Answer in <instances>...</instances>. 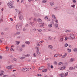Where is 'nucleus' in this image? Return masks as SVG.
<instances>
[{
	"mask_svg": "<svg viewBox=\"0 0 77 77\" xmlns=\"http://www.w3.org/2000/svg\"><path fill=\"white\" fill-rule=\"evenodd\" d=\"M7 5L8 6H9V8H12L14 7L13 3H12V1H11L10 2L9 4V3H7Z\"/></svg>",
	"mask_w": 77,
	"mask_h": 77,
	"instance_id": "1",
	"label": "nucleus"
},
{
	"mask_svg": "<svg viewBox=\"0 0 77 77\" xmlns=\"http://www.w3.org/2000/svg\"><path fill=\"white\" fill-rule=\"evenodd\" d=\"M17 29L18 30H21V29L22 28V26H21V25L20 24H17L16 26Z\"/></svg>",
	"mask_w": 77,
	"mask_h": 77,
	"instance_id": "2",
	"label": "nucleus"
},
{
	"mask_svg": "<svg viewBox=\"0 0 77 77\" xmlns=\"http://www.w3.org/2000/svg\"><path fill=\"white\" fill-rule=\"evenodd\" d=\"M21 13V11H20L19 12V19H20V20H21L23 19V16L20 14Z\"/></svg>",
	"mask_w": 77,
	"mask_h": 77,
	"instance_id": "3",
	"label": "nucleus"
},
{
	"mask_svg": "<svg viewBox=\"0 0 77 77\" xmlns=\"http://www.w3.org/2000/svg\"><path fill=\"white\" fill-rule=\"evenodd\" d=\"M13 66L12 65H11L10 66H7L6 67V69H11L12 68V67Z\"/></svg>",
	"mask_w": 77,
	"mask_h": 77,
	"instance_id": "4",
	"label": "nucleus"
},
{
	"mask_svg": "<svg viewBox=\"0 0 77 77\" xmlns=\"http://www.w3.org/2000/svg\"><path fill=\"white\" fill-rule=\"evenodd\" d=\"M29 69L28 68H24L22 69V71H29Z\"/></svg>",
	"mask_w": 77,
	"mask_h": 77,
	"instance_id": "5",
	"label": "nucleus"
},
{
	"mask_svg": "<svg viewBox=\"0 0 77 77\" xmlns=\"http://www.w3.org/2000/svg\"><path fill=\"white\" fill-rule=\"evenodd\" d=\"M5 74V72L3 70H1L0 71V76H2L3 75H4Z\"/></svg>",
	"mask_w": 77,
	"mask_h": 77,
	"instance_id": "6",
	"label": "nucleus"
},
{
	"mask_svg": "<svg viewBox=\"0 0 77 77\" xmlns=\"http://www.w3.org/2000/svg\"><path fill=\"white\" fill-rule=\"evenodd\" d=\"M29 24L31 25L32 27H34V26H35V23L34 22H31L29 23Z\"/></svg>",
	"mask_w": 77,
	"mask_h": 77,
	"instance_id": "7",
	"label": "nucleus"
},
{
	"mask_svg": "<svg viewBox=\"0 0 77 77\" xmlns=\"http://www.w3.org/2000/svg\"><path fill=\"white\" fill-rule=\"evenodd\" d=\"M70 36L71 37V38H72V39H74V38H75L74 35L73 34H70Z\"/></svg>",
	"mask_w": 77,
	"mask_h": 77,
	"instance_id": "8",
	"label": "nucleus"
},
{
	"mask_svg": "<svg viewBox=\"0 0 77 77\" xmlns=\"http://www.w3.org/2000/svg\"><path fill=\"white\" fill-rule=\"evenodd\" d=\"M37 50V51H36V53L38 54H40V52L38 51H39V49L38 48L36 49Z\"/></svg>",
	"mask_w": 77,
	"mask_h": 77,
	"instance_id": "9",
	"label": "nucleus"
},
{
	"mask_svg": "<svg viewBox=\"0 0 77 77\" xmlns=\"http://www.w3.org/2000/svg\"><path fill=\"white\" fill-rule=\"evenodd\" d=\"M48 48H53V46L51 45H48Z\"/></svg>",
	"mask_w": 77,
	"mask_h": 77,
	"instance_id": "10",
	"label": "nucleus"
},
{
	"mask_svg": "<svg viewBox=\"0 0 77 77\" xmlns=\"http://www.w3.org/2000/svg\"><path fill=\"white\" fill-rule=\"evenodd\" d=\"M67 56V53H65L62 56L63 58H65Z\"/></svg>",
	"mask_w": 77,
	"mask_h": 77,
	"instance_id": "11",
	"label": "nucleus"
},
{
	"mask_svg": "<svg viewBox=\"0 0 77 77\" xmlns=\"http://www.w3.org/2000/svg\"><path fill=\"white\" fill-rule=\"evenodd\" d=\"M70 62H72L73 61H74V58H71L70 60Z\"/></svg>",
	"mask_w": 77,
	"mask_h": 77,
	"instance_id": "12",
	"label": "nucleus"
},
{
	"mask_svg": "<svg viewBox=\"0 0 77 77\" xmlns=\"http://www.w3.org/2000/svg\"><path fill=\"white\" fill-rule=\"evenodd\" d=\"M30 55L29 54H28L26 55H25L24 56L26 57H30Z\"/></svg>",
	"mask_w": 77,
	"mask_h": 77,
	"instance_id": "13",
	"label": "nucleus"
},
{
	"mask_svg": "<svg viewBox=\"0 0 77 77\" xmlns=\"http://www.w3.org/2000/svg\"><path fill=\"white\" fill-rule=\"evenodd\" d=\"M65 68H66L65 67L63 66L60 68V70H62V69H65Z\"/></svg>",
	"mask_w": 77,
	"mask_h": 77,
	"instance_id": "14",
	"label": "nucleus"
},
{
	"mask_svg": "<svg viewBox=\"0 0 77 77\" xmlns=\"http://www.w3.org/2000/svg\"><path fill=\"white\" fill-rule=\"evenodd\" d=\"M42 71L43 72H47V69H45L42 70Z\"/></svg>",
	"mask_w": 77,
	"mask_h": 77,
	"instance_id": "15",
	"label": "nucleus"
},
{
	"mask_svg": "<svg viewBox=\"0 0 77 77\" xmlns=\"http://www.w3.org/2000/svg\"><path fill=\"white\" fill-rule=\"evenodd\" d=\"M54 2H51L50 3V5H51V6H53V5H54Z\"/></svg>",
	"mask_w": 77,
	"mask_h": 77,
	"instance_id": "16",
	"label": "nucleus"
},
{
	"mask_svg": "<svg viewBox=\"0 0 77 77\" xmlns=\"http://www.w3.org/2000/svg\"><path fill=\"white\" fill-rule=\"evenodd\" d=\"M16 43L17 45H19V44H20V42L16 41Z\"/></svg>",
	"mask_w": 77,
	"mask_h": 77,
	"instance_id": "17",
	"label": "nucleus"
},
{
	"mask_svg": "<svg viewBox=\"0 0 77 77\" xmlns=\"http://www.w3.org/2000/svg\"><path fill=\"white\" fill-rule=\"evenodd\" d=\"M55 27L56 28L58 27V24L56 23L55 24Z\"/></svg>",
	"mask_w": 77,
	"mask_h": 77,
	"instance_id": "18",
	"label": "nucleus"
},
{
	"mask_svg": "<svg viewBox=\"0 0 77 77\" xmlns=\"http://www.w3.org/2000/svg\"><path fill=\"white\" fill-rule=\"evenodd\" d=\"M37 21H38V22H41L42 21V20L40 18H38L37 19Z\"/></svg>",
	"mask_w": 77,
	"mask_h": 77,
	"instance_id": "19",
	"label": "nucleus"
},
{
	"mask_svg": "<svg viewBox=\"0 0 77 77\" xmlns=\"http://www.w3.org/2000/svg\"><path fill=\"white\" fill-rule=\"evenodd\" d=\"M52 24H50L48 25V27H50V28H51V27H52Z\"/></svg>",
	"mask_w": 77,
	"mask_h": 77,
	"instance_id": "20",
	"label": "nucleus"
},
{
	"mask_svg": "<svg viewBox=\"0 0 77 77\" xmlns=\"http://www.w3.org/2000/svg\"><path fill=\"white\" fill-rule=\"evenodd\" d=\"M60 76L61 77H63L64 75H65L64 74H61L60 75Z\"/></svg>",
	"mask_w": 77,
	"mask_h": 77,
	"instance_id": "21",
	"label": "nucleus"
},
{
	"mask_svg": "<svg viewBox=\"0 0 77 77\" xmlns=\"http://www.w3.org/2000/svg\"><path fill=\"white\" fill-rule=\"evenodd\" d=\"M68 75V72H67L65 74V75H64L65 77H66L67 75Z\"/></svg>",
	"mask_w": 77,
	"mask_h": 77,
	"instance_id": "22",
	"label": "nucleus"
},
{
	"mask_svg": "<svg viewBox=\"0 0 77 77\" xmlns=\"http://www.w3.org/2000/svg\"><path fill=\"white\" fill-rule=\"evenodd\" d=\"M25 43L26 44H28V45H29V44H30V42H29V41H26V42H25Z\"/></svg>",
	"mask_w": 77,
	"mask_h": 77,
	"instance_id": "23",
	"label": "nucleus"
},
{
	"mask_svg": "<svg viewBox=\"0 0 77 77\" xmlns=\"http://www.w3.org/2000/svg\"><path fill=\"white\" fill-rule=\"evenodd\" d=\"M20 59H25V57H20Z\"/></svg>",
	"mask_w": 77,
	"mask_h": 77,
	"instance_id": "24",
	"label": "nucleus"
},
{
	"mask_svg": "<svg viewBox=\"0 0 77 77\" xmlns=\"http://www.w3.org/2000/svg\"><path fill=\"white\" fill-rule=\"evenodd\" d=\"M48 40H51L52 38L51 36H49L48 37Z\"/></svg>",
	"mask_w": 77,
	"mask_h": 77,
	"instance_id": "25",
	"label": "nucleus"
},
{
	"mask_svg": "<svg viewBox=\"0 0 77 77\" xmlns=\"http://www.w3.org/2000/svg\"><path fill=\"white\" fill-rule=\"evenodd\" d=\"M67 50L68 53H70V52L71 51V50L70 49H68Z\"/></svg>",
	"mask_w": 77,
	"mask_h": 77,
	"instance_id": "26",
	"label": "nucleus"
},
{
	"mask_svg": "<svg viewBox=\"0 0 77 77\" xmlns=\"http://www.w3.org/2000/svg\"><path fill=\"white\" fill-rule=\"evenodd\" d=\"M23 30L24 32H26V28H24L23 29Z\"/></svg>",
	"mask_w": 77,
	"mask_h": 77,
	"instance_id": "27",
	"label": "nucleus"
},
{
	"mask_svg": "<svg viewBox=\"0 0 77 77\" xmlns=\"http://www.w3.org/2000/svg\"><path fill=\"white\" fill-rule=\"evenodd\" d=\"M42 3H47V0H44L42 1Z\"/></svg>",
	"mask_w": 77,
	"mask_h": 77,
	"instance_id": "28",
	"label": "nucleus"
},
{
	"mask_svg": "<svg viewBox=\"0 0 77 77\" xmlns=\"http://www.w3.org/2000/svg\"><path fill=\"white\" fill-rule=\"evenodd\" d=\"M59 56V55L58 54H56L54 55V57H57Z\"/></svg>",
	"mask_w": 77,
	"mask_h": 77,
	"instance_id": "29",
	"label": "nucleus"
},
{
	"mask_svg": "<svg viewBox=\"0 0 77 77\" xmlns=\"http://www.w3.org/2000/svg\"><path fill=\"white\" fill-rule=\"evenodd\" d=\"M52 17L54 18V19H56V17H55V16L54 15V14H52Z\"/></svg>",
	"mask_w": 77,
	"mask_h": 77,
	"instance_id": "30",
	"label": "nucleus"
},
{
	"mask_svg": "<svg viewBox=\"0 0 77 77\" xmlns=\"http://www.w3.org/2000/svg\"><path fill=\"white\" fill-rule=\"evenodd\" d=\"M73 69V67H71L69 68V70H72Z\"/></svg>",
	"mask_w": 77,
	"mask_h": 77,
	"instance_id": "31",
	"label": "nucleus"
},
{
	"mask_svg": "<svg viewBox=\"0 0 77 77\" xmlns=\"http://www.w3.org/2000/svg\"><path fill=\"white\" fill-rule=\"evenodd\" d=\"M43 69V67H40V68H39L38 69H40V70H42Z\"/></svg>",
	"mask_w": 77,
	"mask_h": 77,
	"instance_id": "32",
	"label": "nucleus"
},
{
	"mask_svg": "<svg viewBox=\"0 0 77 77\" xmlns=\"http://www.w3.org/2000/svg\"><path fill=\"white\" fill-rule=\"evenodd\" d=\"M18 50L19 51H21L23 50V49L22 48H19L18 49Z\"/></svg>",
	"mask_w": 77,
	"mask_h": 77,
	"instance_id": "33",
	"label": "nucleus"
},
{
	"mask_svg": "<svg viewBox=\"0 0 77 77\" xmlns=\"http://www.w3.org/2000/svg\"><path fill=\"white\" fill-rule=\"evenodd\" d=\"M60 42H62L63 41V38H61L60 39Z\"/></svg>",
	"mask_w": 77,
	"mask_h": 77,
	"instance_id": "34",
	"label": "nucleus"
},
{
	"mask_svg": "<svg viewBox=\"0 0 77 77\" xmlns=\"http://www.w3.org/2000/svg\"><path fill=\"white\" fill-rule=\"evenodd\" d=\"M21 2L22 3H24V0H21Z\"/></svg>",
	"mask_w": 77,
	"mask_h": 77,
	"instance_id": "35",
	"label": "nucleus"
},
{
	"mask_svg": "<svg viewBox=\"0 0 77 77\" xmlns=\"http://www.w3.org/2000/svg\"><path fill=\"white\" fill-rule=\"evenodd\" d=\"M55 22L56 23H58V20H55Z\"/></svg>",
	"mask_w": 77,
	"mask_h": 77,
	"instance_id": "36",
	"label": "nucleus"
},
{
	"mask_svg": "<svg viewBox=\"0 0 77 77\" xmlns=\"http://www.w3.org/2000/svg\"><path fill=\"white\" fill-rule=\"evenodd\" d=\"M21 47H22L24 48V47H26V45H21Z\"/></svg>",
	"mask_w": 77,
	"mask_h": 77,
	"instance_id": "37",
	"label": "nucleus"
},
{
	"mask_svg": "<svg viewBox=\"0 0 77 77\" xmlns=\"http://www.w3.org/2000/svg\"><path fill=\"white\" fill-rule=\"evenodd\" d=\"M48 17H47V16H46L45 17V20H47V19H48Z\"/></svg>",
	"mask_w": 77,
	"mask_h": 77,
	"instance_id": "38",
	"label": "nucleus"
},
{
	"mask_svg": "<svg viewBox=\"0 0 77 77\" xmlns=\"http://www.w3.org/2000/svg\"><path fill=\"white\" fill-rule=\"evenodd\" d=\"M20 33V32H17L16 33V35H19Z\"/></svg>",
	"mask_w": 77,
	"mask_h": 77,
	"instance_id": "39",
	"label": "nucleus"
},
{
	"mask_svg": "<svg viewBox=\"0 0 77 77\" xmlns=\"http://www.w3.org/2000/svg\"><path fill=\"white\" fill-rule=\"evenodd\" d=\"M68 44L66 43V44L65 45V46L66 47H68Z\"/></svg>",
	"mask_w": 77,
	"mask_h": 77,
	"instance_id": "40",
	"label": "nucleus"
},
{
	"mask_svg": "<svg viewBox=\"0 0 77 77\" xmlns=\"http://www.w3.org/2000/svg\"><path fill=\"white\" fill-rule=\"evenodd\" d=\"M74 51H77V48H75L73 50Z\"/></svg>",
	"mask_w": 77,
	"mask_h": 77,
	"instance_id": "41",
	"label": "nucleus"
},
{
	"mask_svg": "<svg viewBox=\"0 0 77 77\" xmlns=\"http://www.w3.org/2000/svg\"><path fill=\"white\" fill-rule=\"evenodd\" d=\"M40 26L41 27H43L44 26L43 25H41Z\"/></svg>",
	"mask_w": 77,
	"mask_h": 77,
	"instance_id": "42",
	"label": "nucleus"
},
{
	"mask_svg": "<svg viewBox=\"0 0 77 77\" xmlns=\"http://www.w3.org/2000/svg\"><path fill=\"white\" fill-rule=\"evenodd\" d=\"M75 5H71V7H72L73 8H74L75 7Z\"/></svg>",
	"mask_w": 77,
	"mask_h": 77,
	"instance_id": "43",
	"label": "nucleus"
},
{
	"mask_svg": "<svg viewBox=\"0 0 77 77\" xmlns=\"http://www.w3.org/2000/svg\"><path fill=\"white\" fill-rule=\"evenodd\" d=\"M62 64H63V63L62 62H60L59 63V64L60 65H62Z\"/></svg>",
	"mask_w": 77,
	"mask_h": 77,
	"instance_id": "44",
	"label": "nucleus"
},
{
	"mask_svg": "<svg viewBox=\"0 0 77 77\" xmlns=\"http://www.w3.org/2000/svg\"><path fill=\"white\" fill-rule=\"evenodd\" d=\"M33 56L34 57H36V54H35V53L33 55Z\"/></svg>",
	"mask_w": 77,
	"mask_h": 77,
	"instance_id": "45",
	"label": "nucleus"
},
{
	"mask_svg": "<svg viewBox=\"0 0 77 77\" xmlns=\"http://www.w3.org/2000/svg\"><path fill=\"white\" fill-rule=\"evenodd\" d=\"M37 45L38 46V47L40 46V45H39V43H37Z\"/></svg>",
	"mask_w": 77,
	"mask_h": 77,
	"instance_id": "46",
	"label": "nucleus"
},
{
	"mask_svg": "<svg viewBox=\"0 0 77 77\" xmlns=\"http://www.w3.org/2000/svg\"><path fill=\"white\" fill-rule=\"evenodd\" d=\"M32 20V17H31L29 18V21H31Z\"/></svg>",
	"mask_w": 77,
	"mask_h": 77,
	"instance_id": "47",
	"label": "nucleus"
},
{
	"mask_svg": "<svg viewBox=\"0 0 77 77\" xmlns=\"http://www.w3.org/2000/svg\"><path fill=\"white\" fill-rule=\"evenodd\" d=\"M68 39V37H66L65 38V41H66Z\"/></svg>",
	"mask_w": 77,
	"mask_h": 77,
	"instance_id": "48",
	"label": "nucleus"
},
{
	"mask_svg": "<svg viewBox=\"0 0 77 77\" xmlns=\"http://www.w3.org/2000/svg\"><path fill=\"white\" fill-rule=\"evenodd\" d=\"M29 26V24H26L25 25V27H28Z\"/></svg>",
	"mask_w": 77,
	"mask_h": 77,
	"instance_id": "49",
	"label": "nucleus"
},
{
	"mask_svg": "<svg viewBox=\"0 0 77 77\" xmlns=\"http://www.w3.org/2000/svg\"><path fill=\"white\" fill-rule=\"evenodd\" d=\"M16 10V11L17 12H19V11H18V10L17 9H15Z\"/></svg>",
	"mask_w": 77,
	"mask_h": 77,
	"instance_id": "50",
	"label": "nucleus"
},
{
	"mask_svg": "<svg viewBox=\"0 0 77 77\" xmlns=\"http://www.w3.org/2000/svg\"><path fill=\"white\" fill-rule=\"evenodd\" d=\"M1 35H4V33L3 32H2L1 33Z\"/></svg>",
	"mask_w": 77,
	"mask_h": 77,
	"instance_id": "51",
	"label": "nucleus"
},
{
	"mask_svg": "<svg viewBox=\"0 0 77 77\" xmlns=\"http://www.w3.org/2000/svg\"><path fill=\"white\" fill-rule=\"evenodd\" d=\"M38 76H40V77H41L42 76V75H41V74H39L38 75Z\"/></svg>",
	"mask_w": 77,
	"mask_h": 77,
	"instance_id": "52",
	"label": "nucleus"
},
{
	"mask_svg": "<svg viewBox=\"0 0 77 77\" xmlns=\"http://www.w3.org/2000/svg\"><path fill=\"white\" fill-rule=\"evenodd\" d=\"M10 50L11 51H14V50L13 48H11V49H10Z\"/></svg>",
	"mask_w": 77,
	"mask_h": 77,
	"instance_id": "53",
	"label": "nucleus"
},
{
	"mask_svg": "<svg viewBox=\"0 0 77 77\" xmlns=\"http://www.w3.org/2000/svg\"><path fill=\"white\" fill-rule=\"evenodd\" d=\"M10 19L11 20V21H14V20H13V19H12V18H10Z\"/></svg>",
	"mask_w": 77,
	"mask_h": 77,
	"instance_id": "54",
	"label": "nucleus"
},
{
	"mask_svg": "<svg viewBox=\"0 0 77 77\" xmlns=\"http://www.w3.org/2000/svg\"><path fill=\"white\" fill-rule=\"evenodd\" d=\"M16 75V74H15V73L13 74L12 75V76H13V77H14V76H15V75Z\"/></svg>",
	"mask_w": 77,
	"mask_h": 77,
	"instance_id": "55",
	"label": "nucleus"
},
{
	"mask_svg": "<svg viewBox=\"0 0 77 77\" xmlns=\"http://www.w3.org/2000/svg\"><path fill=\"white\" fill-rule=\"evenodd\" d=\"M69 32V30H67L65 31V32H66V33H67V32Z\"/></svg>",
	"mask_w": 77,
	"mask_h": 77,
	"instance_id": "56",
	"label": "nucleus"
},
{
	"mask_svg": "<svg viewBox=\"0 0 77 77\" xmlns=\"http://www.w3.org/2000/svg\"><path fill=\"white\" fill-rule=\"evenodd\" d=\"M38 32H41L42 31V30L41 29H38Z\"/></svg>",
	"mask_w": 77,
	"mask_h": 77,
	"instance_id": "57",
	"label": "nucleus"
},
{
	"mask_svg": "<svg viewBox=\"0 0 77 77\" xmlns=\"http://www.w3.org/2000/svg\"><path fill=\"white\" fill-rule=\"evenodd\" d=\"M8 76V75H3V77H6V76Z\"/></svg>",
	"mask_w": 77,
	"mask_h": 77,
	"instance_id": "58",
	"label": "nucleus"
},
{
	"mask_svg": "<svg viewBox=\"0 0 77 77\" xmlns=\"http://www.w3.org/2000/svg\"><path fill=\"white\" fill-rule=\"evenodd\" d=\"M73 3H75L76 1H75V0H73Z\"/></svg>",
	"mask_w": 77,
	"mask_h": 77,
	"instance_id": "59",
	"label": "nucleus"
},
{
	"mask_svg": "<svg viewBox=\"0 0 77 77\" xmlns=\"http://www.w3.org/2000/svg\"><path fill=\"white\" fill-rule=\"evenodd\" d=\"M5 50H6V51H8L9 48H6V49Z\"/></svg>",
	"mask_w": 77,
	"mask_h": 77,
	"instance_id": "60",
	"label": "nucleus"
},
{
	"mask_svg": "<svg viewBox=\"0 0 77 77\" xmlns=\"http://www.w3.org/2000/svg\"><path fill=\"white\" fill-rule=\"evenodd\" d=\"M3 58V57L2 56H0V59H2Z\"/></svg>",
	"mask_w": 77,
	"mask_h": 77,
	"instance_id": "61",
	"label": "nucleus"
},
{
	"mask_svg": "<svg viewBox=\"0 0 77 77\" xmlns=\"http://www.w3.org/2000/svg\"><path fill=\"white\" fill-rule=\"evenodd\" d=\"M14 61H16V60H17V59H16V58H14Z\"/></svg>",
	"mask_w": 77,
	"mask_h": 77,
	"instance_id": "62",
	"label": "nucleus"
},
{
	"mask_svg": "<svg viewBox=\"0 0 77 77\" xmlns=\"http://www.w3.org/2000/svg\"><path fill=\"white\" fill-rule=\"evenodd\" d=\"M34 21H36V19L35 18L34 19Z\"/></svg>",
	"mask_w": 77,
	"mask_h": 77,
	"instance_id": "63",
	"label": "nucleus"
},
{
	"mask_svg": "<svg viewBox=\"0 0 77 77\" xmlns=\"http://www.w3.org/2000/svg\"><path fill=\"white\" fill-rule=\"evenodd\" d=\"M51 68H53V66L51 65Z\"/></svg>",
	"mask_w": 77,
	"mask_h": 77,
	"instance_id": "64",
	"label": "nucleus"
}]
</instances>
